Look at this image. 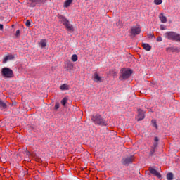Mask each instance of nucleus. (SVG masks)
<instances>
[{"label": "nucleus", "instance_id": "f257e3e1", "mask_svg": "<svg viewBox=\"0 0 180 180\" xmlns=\"http://www.w3.org/2000/svg\"><path fill=\"white\" fill-rule=\"evenodd\" d=\"M164 37L168 39V40H172L173 41H180V34L175 32H167L164 34Z\"/></svg>", "mask_w": 180, "mask_h": 180}, {"label": "nucleus", "instance_id": "f03ea898", "mask_svg": "<svg viewBox=\"0 0 180 180\" xmlns=\"http://www.w3.org/2000/svg\"><path fill=\"white\" fill-rule=\"evenodd\" d=\"M91 120L94 123L98 124L99 126H106V124H108L106 120H105V119L99 114L93 115Z\"/></svg>", "mask_w": 180, "mask_h": 180}, {"label": "nucleus", "instance_id": "7ed1b4c3", "mask_svg": "<svg viewBox=\"0 0 180 180\" xmlns=\"http://www.w3.org/2000/svg\"><path fill=\"white\" fill-rule=\"evenodd\" d=\"M133 74V72L131 70H128L126 68H122L120 71V77L119 79L121 81H123V79H127L128 78H130V76Z\"/></svg>", "mask_w": 180, "mask_h": 180}, {"label": "nucleus", "instance_id": "20e7f679", "mask_svg": "<svg viewBox=\"0 0 180 180\" xmlns=\"http://www.w3.org/2000/svg\"><path fill=\"white\" fill-rule=\"evenodd\" d=\"M1 74L4 78H12L13 77V71L9 68H3Z\"/></svg>", "mask_w": 180, "mask_h": 180}, {"label": "nucleus", "instance_id": "39448f33", "mask_svg": "<svg viewBox=\"0 0 180 180\" xmlns=\"http://www.w3.org/2000/svg\"><path fill=\"white\" fill-rule=\"evenodd\" d=\"M134 161V156L131 155L125 158H123L122 160V163L123 164V165H130V164H133Z\"/></svg>", "mask_w": 180, "mask_h": 180}, {"label": "nucleus", "instance_id": "423d86ee", "mask_svg": "<svg viewBox=\"0 0 180 180\" xmlns=\"http://www.w3.org/2000/svg\"><path fill=\"white\" fill-rule=\"evenodd\" d=\"M141 32V28L140 26H133L131 27V34L134 36H137Z\"/></svg>", "mask_w": 180, "mask_h": 180}, {"label": "nucleus", "instance_id": "0eeeda50", "mask_svg": "<svg viewBox=\"0 0 180 180\" xmlns=\"http://www.w3.org/2000/svg\"><path fill=\"white\" fill-rule=\"evenodd\" d=\"M46 0H28V4L32 8H34L37 4H44Z\"/></svg>", "mask_w": 180, "mask_h": 180}, {"label": "nucleus", "instance_id": "6e6552de", "mask_svg": "<svg viewBox=\"0 0 180 180\" xmlns=\"http://www.w3.org/2000/svg\"><path fill=\"white\" fill-rule=\"evenodd\" d=\"M148 171L150 173L153 175V176H157V178H161V174L158 172L155 169L149 167Z\"/></svg>", "mask_w": 180, "mask_h": 180}, {"label": "nucleus", "instance_id": "1a4fd4ad", "mask_svg": "<svg viewBox=\"0 0 180 180\" xmlns=\"http://www.w3.org/2000/svg\"><path fill=\"white\" fill-rule=\"evenodd\" d=\"M92 79L94 82H96L97 84L102 82V77H101V76H99V74H98L97 72H95L93 75Z\"/></svg>", "mask_w": 180, "mask_h": 180}, {"label": "nucleus", "instance_id": "9d476101", "mask_svg": "<svg viewBox=\"0 0 180 180\" xmlns=\"http://www.w3.org/2000/svg\"><path fill=\"white\" fill-rule=\"evenodd\" d=\"M145 117H146V115H144V111H143L141 109H139L138 110V116H137L138 122L143 120Z\"/></svg>", "mask_w": 180, "mask_h": 180}, {"label": "nucleus", "instance_id": "9b49d317", "mask_svg": "<svg viewBox=\"0 0 180 180\" xmlns=\"http://www.w3.org/2000/svg\"><path fill=\"white\" fill-rule=\"evenodd\" d=\"M63 26L66 27L68 32H74V26L70 23V21L66 22Z\"/></svg>", "mask_w": 180, "mask_h": 180}, {"label": "nucleus", "instance_id": "f8f14e48", "mask_svg": "<svg viewBox=\"0 0 180 180\" xmlns=\"http://www.w3.org/2000/svg\"><path fill=\"white\" fill-rule=\"evenodd\" d=\"M59 22L63 25V26L68 23L70 20L63 15L58 16Z\"/></svg>", "mask_w": 180, "mask_h": 180}, {"label": "nucleus", "instance_id": "ddd939ff", "mask_svg": "<svg viewBox=\"0 0 180 180\" xmlns=\"http://www.w3.org/2000/svg\"><path fill=\"white\" fill-rule=\"evenodd\" d=\"M39 46L41 49H46L47 47V40L46 39H41L39 42Z\"/></svg>", "mask_w": 180, "mask_h": 180}, {"label": "nucleus", "instance_id": "4468645a", "mask_svg": "<svg viewBox=\"0 0 180 180\" xmlns=\"http://www.w3.org/2000/svg\"><path fill=\"white\" fill-rule=\"evenodd\" d=\"M159 19L162 23H167V17L164 15V13H161L159 15Z\"/></svg>", "mask_w": 180, "mask_h": 180}, {"label": "nucleus", "instance_id": "2eb2a0df", "mask_svg": "<svg viewBox=\"0 0 180 180\" xmlns=\"http://www.w3.org/2000/svg\"><path fill=\"white\" fill-rule=\"evenodd\" d=\"M15 58V56L13 55H8L4 58V60H3L4 64L8 63V60H13Z\"/></svg>", "mask_w": 180, "mask_h": 180}, {"label": "nucleus", "instance_id": "dca6fc26", "mask_svg": "<svg viewBox=\"0 0 180 180\" xmlns=\"http://www.w3.org/2000/svg\"><path fill=\"white\" fill-rule=\"evenodd\" d=\"M70 89V86L67 84H63L60 86V91H68Z\"/></svg>", "mask_w": 180, "mask_h": 180}, {"label": "nucleus", "instance_id": "f3484780", "mask_svg": "<svg viewBox=\"0 0 180 180\" xmlns=\"http://www.w3.org/2000/svg\"><path fill=\"white\" fill-rule=\"evenodd\" d=\"M8 108V105H6V103L4 101H2L1 99H0V108L1 110L6 109Z\"/></svg>", "mask_w": 180, "mask_h": 180}, {"label": "nucleus", "instance_id": "a211bd4d", "mask_svg": "<svg viewBox=\"0 0 180 180\" xmlns=\"http://www.w3.org/2000/svg\"><path fill=\"white\" fill-rule=\"evenodd\" d=\"M143 47L146 51H150V50H151V46L148 44H143Z\"/></svg>", "mask_w": 180, "mask_h": 180}, {"label": "nucleus", "instance_id": "6ab92c4d", "mask_svg": "<svg viewBox=\"0 0 180 180\" xmlns=\"http://www.w3.org/2000/svg\"><path fill=\"white\" fill-rule=\"evenodd\" d=\"M72 4V0H66L64 3L65 8H68Z\"/></svg>", "mask_w": 180, "mask_h": 180}, {"label": "nucleus", "instance_id": "aec40b11", "mask_svg": "<svg viewBox=\"0 0 180 180\" xmlns=\"http://www.w3.org/2000/svg\"><path fill=\"white\" fill-rule=\"evenodd\" d=\"M158 137L155 136L154 139V143H153V147H152L153 148H157V147L158 146Z\"/></svg>", "mask_w": 180, "mask_h": 180}, {"label": "nucleus", "instance_id": "412c9836", "mask_svg": "<svg viewBox=\"0 0 180 180\" xmlns=\"http://www.w3.org/2000/svg\"><path fill=\"white\" fill-rule=\"evenodd\" d=\"M167 180H172L174 179V174L169 172L167 174Z\"/></svg>", "mask_w": 180, "mask_h": 180}, {"label": "nucleus", "instance_id": "4be33fe9", "mask_svg": "<svg viewBox=\"0 0 180 180\" xmlns=\"http://www.w3.org/2000/svg\"><path fill=\"white\" fill-rule=\"evenodd\" d=\"M167 50H169V51H171L172 53H175V51H178V48L171 46L169 48H167Z\"/></svg>", "mask_w": 180, "mask_h": 180}, {"label": "nucleus", "instance_id": "5701e85b", "mask_svg": "<svg viewBox=\"0 0 180 180\" xmlns=\"http://www.w3.org/2000/svg\"><path fill=\"white\" fill-rule=\"evenodd\" d=\"M151 124H152V126L153 127H155V129H158V126L157 125V121L155 120H152L151 121Z\"/></svg>", "mask_w": 180, "mask_h": 180}, {"label": "nucleus", "instance_id": "b1692460", "mask_svg": "<svg viewBox=\"0 0 180 180\" xmlns=\"http://www.w3.org/2000/svg\"><path fill=\"white\" fill-rule=\"evenodd\" d=\"M71 60L72 61H73V63H75V61H78V56H77V54H73L72 56Z\"/></svg>", "mask_w": 180, "mask_h": 180}, {"label": "nucleus", "instance_id": "393cba45", "mask_svg": "<svg viewBox=\"0 0 180 180\" xmlns=\"http://www.w3.org/2000/svg\"><path fill=\"white\" fill-rule=\"evenodd\" d=\"M67 101H68L67 97H65L62 99L61 104L63 105V106H65V105H67Z\"/></svg>", "mask_w": 180, "mask_h": 180}, {"label": "nucleus", "instance_id": "a878e982", "mask_svg": "<svg viewBox=\"0 0 180 180\" xmlns=\"http://www.w3.org/2000/svg\"><path fill=\"white\" fill-rule=\"evenodd\" d=\"M31 23H32V20H27L25 22V25L27 26V27H30Z\"/></svg>", "mask_w": 180, "mask_h": 180}, {"label": "nucleus", "instance_id": "bb28decb", "mask_svg": "<svg viewBox=\"0 0 180 180\" xmlns=\"http://www.w3.org/2000/svg\"><path fill=\"white\" fill-rule=\"evenodd\" d=\"M155 153V148H152L150 151L149 155L153 156Z\"/></svg>", "mask_w": 180, "mask_h": 180}, {"label": "nucleus", "instance_id": "cd10ccee", "mask_svg": "<svg viewBox=\"0 0 180 180\" xmlns=\"http://www.w3.org/2000/svg\"><path fill=\"white\" fill-rule=\"evenodd\" d=\"M154 3L156 5H161V4H162V0H154Z\"/></svg>", "mask_w": 180, "mask_h": 180}, {"label": "nucleus", "instance_id": "c85d7f7f", "mask_svg": "<svg viewBox=\"0 0 180 180\" xmlns=\"http://www.w3.org/2000/svg\"><path fill=\"white\" fill-rule=\"evenodd\" d=\"M160 30H167V26L164 25H160Z\"/></svg>", "mask_w": 180, "mask_h": 180}, {"label": "nucleus", "instance_id": "c756f323", "mask_svg": "<svg viewBox=\"0 0 180 180\" xmlns=\"http://www.w3.org/2000/svg\"><path fill=\"white\" fill-rule=\"evenodd\" d=\"M15 36H16V37H19V36H20V30H18L15 32Z\"/></svg>", "mask_w": 180, "mask_h": 180}, {"label": "nucleus", "instance_id": "7c9ffc66", "mask_svg": "<svg viewBox=\"0 0 180 180\" xmlns=\"http://www.w3.org/2000/svg\"><path fill=\"white\" fill-rule=\"evenodd\" d=\"M148 37H153V39H155V37H154V33H150V34H148Z\"/></svg>", "mask_w": 180, "mask_h": 180}, {"label": "nucleus", "instance_id": "2f4dec72", "mask_svg": "<svg viewBox=\"0 0 180 180\" xmlns=\"http://www.w3.org/2000/svg\"><path fill=\"white\" fill-rule=\"evenodd\" d=\"M60 108V103H56L55 104V109H59Z\"/></svg>", "mask_w": 180, "mask_h": 180}, {"label": "nucleus", "instance_id": "473e14b6", "mask_svg": "<svg viewBox=\"0 0 180 180\" xmlns=\"http://www.w3.org/2000/svg\"><path fill=\"white\" fill-rule=\"evenodd\" d=\"M156 41H158V42L162 41V37H158L156 39Z\"/></svg>", "mask_w": 180, "mask_h": 180}, {"label": "nucleus", "instance_id": "72a5a7b5", "mask_svg": "<svg viewBox=\"0 0 180 180\" xmlns=\"http://www.w3.org/2000/svg\"><path fill=\"white\" fill-rule=\"evenodd\" d=\"M0 30H4V25L0 24Z\"/></svg>", "mask_w": 180, "mask_h": 180}, {"label": "nucleus", "instance_id": "f704fd0d", "mask_svg": "<svg viewBox=\"0 0 180 180\" xmlns=\"http://www.w3.org/2000/svg\"><path fill=\"white\" fill-rule=\"evenodd\" d=\"M114 136H116V134H113Z\"/></svg>", "mask_w": 180, "mask_h": 180}]
</instances>
